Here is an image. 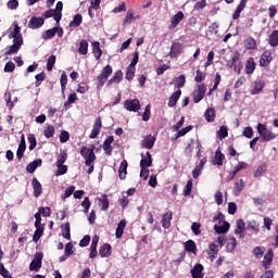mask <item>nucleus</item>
Masks as SVG:
<instances>
[{"label":"nucleus","mask_w":278,"mask_h":278,"mask_svg":"<svg viewBox=\"0 0 278 278\" xmlns=\"http://www.w3.org/2000/svg\"><path fill=\"white\" fill-rule=\"evenodd\" d=\"M56 33H58V27H53L51 29L46 30L42 34V38H43V40H51V38L55 37Z\"/></svg>","instance_id":"obj_38"},{"label":"nucleus","mask_w":278,"mask_h":278,"mask_svg":"<svg viewBox=\"0 0 278 278\" xmlns=\"http://www.w3.org/2000/svg\"><path fill=\"white\" fill-rule=\"evenodd\" d=\"M45 25V18L34 16L28 22L29 29H40Z\"/></svg>","instance_id":"obj_10"},{"label":"nucleus","mask_w":278,"mask_h":278,"mask_svg":"<svg viewBox=\"0 0 278 278\" xmlns=\"http://www.w3.org/2000/svg\"><path fill=\"white\" fill-rule=\"evenodd\" d=\"M121 81H123V71H117L113 78L108 81V86H112V84H121Z\"/></svg>","instance_id":"obj_29"},{"label":"nucleus","mask_w":278,"mask_h":278,"mask_svg":"<svg viewBox=\"0 0 278 278\" xmlns=\"http://www.w3.org/2000/svg\"><path fill=\"white\" fill-rule=\"evenodd\" d=\"M91 45H92V51H93L94 58L99 60L101 55H103V51L100 48V43L99 41H93Z\"/></svg>","instance_id":"obj_33"},{"label":"nucleus","mask_w":278,"mask_h":278,"mask_svg":"<svg viewBox=\"0 0 278 278\" xmlns=\"http://www.w3.org/2000/svg\"><path fill=\"white\" fill-rule=\"evenodd\" d=\"M98 201H100V205H102L101 210L103 212L108 211L110 207V200H108V195L103 194L101 198H98Z\"/></svg>","instance_id":"obj_39"},{"label":"nucleus","mask_w":278,"mask_h":278,"mask_svg":"<svg viewBox=\"0 0 278 278\" xmlns=\"http://www.w3.org/2000/svg\"><path fill=\"white\" fill-rule=\"evenodd\" d=\"M61 90L64 92L66 90V84H68V76H66V72H63L60 79Z\"/></svg>","instance_id":"obj_50"},{"label":"nucleus","mask_w":278,"mask_h":278,"mask_svg":"<svg viewBox=\"0 0 278 278\" xmlns=\"http://www.w3.org/2000/svg\"><path fill=\"white\" fill-rule=\"evenodd\" d=\"M266 170H268V166L266 165V163H262L261 165L257 166L256 170L254 172V177H262V175H264Z\"/></svg>","instance_id":"obj_40"},{"label":"nucleus","mask_w":278,"mask_h":278,"mask_svg":"<svg viewBox=\"0 0 278 278\" xmlns=\"http://www.w3.org/2000/svg\"><path fill=\"white\" fill-rule=\"evenodd\" d=\"M191 276H192V278H203V265L197 264L191 269Z\"/></svg>","instance_id":"obj_27"},{"label":"nucleus","mask_w":278,"mask_h":278,"mask_svg":"<svg viewBox=\"0 0 278 278\" xmlns=\"http://www.w3.org/2000/svg\"><path fill=\"white\" fill-rule=\"evenodd\" d=\"M191 192H192V180H188V182L185 187L184 195L185 197H190Z\"/></svg>","instance_id":"obj_60"},{"label":"nucleus","mask_w":278,"mask_h":278,"mask_svg":"<svg viewBox=\"0 0 278 278\" xmlns=\"http://www.w3.org/2000/svg\"><path fill=\"white\" fill-rule=\"evenodd\" d=\"M208 31L210 34H218V23L214 22L213 24H211V26L208 27Z\"/></svg>","instance_id":"obj_64"},{"label":"nucleus","mask_w":278,"mask_h":278,"mask_svg":"<svg viewBox=\"0 0 278 278\" xmlns=\"http://www.w3.org/2000/svg\"><path fill=\"white\" fill-rule=\"evenodd\" d=\"M245 187L247 182L244 181V179L237 178L232 189V193L235 194V197H240V194H242V190H244Z\"/></svg>","instance_id":"obj_8"},{"label":"nucleus","mask_w":278,"mask_h":278,"mask_svg":"<svg viewBox=\"0 0 278 278\" xmlns=\"http://www.w3.org/2000/svg\"><path fill=\"white\" fill-rule=\"evenodd\" d=\"M265 252L266 248L264 247H256L253 249V255L256 257V260H262V257H264Z\"/></svg>","instance_id":"obj_42"},{"label":"nucleus","mask_w":278,"mask_h":278,"mask_svg":"<svg viewBox=\"0 0 278 278\" xmlns=\"http://www.w3.org/2000/svg\"><path fill=\"white\" fill-rule=\"evenodd\" d=\"M14 28H9V38L13 40V45L7 47L5 54L12 55V53H18L21 47H23V35L21 34V26L18 23H13Z\"/></svg>","instance_id":"obj_1"},{"label":"nucleus","mask_w":278,"mask_h":278,"mask_svg":"<svg viewBox=\"0 0 278 278\" xmlns=\"http://www.w3.org/2000/svg\"><path fill=\"white\" fill-rule=\"evenodd\" d=\"M229 136V131L227 130V127L222 126L219 128V130L217 131V138H219V140H223L225 138H227Z\"/></svg>","instance_id":"obj_51"},{"label":"nucleus","mask_w":278,"mask_h":278,"mask_svg":"<svg viewBox=\"0 0 278 278\" xmlns=\"http://www.w3.org/2000/svg\"><path fill=\"white\" fill-rule=\"evenodd\" d=\"M58 170L55 173L56 177H60L62 175H66L67 170H68V166L64 165V164H56Z\"/></svg>","instance_id":"obj_49"},{"label":"nucleus","mask_w":278,"mask_h":278,"mask_svg":"<svg viewBox=\"0 0 278 278\" xmlns=\"http://www.w3.org/2000/svg\"><path fill=\"white\" fill-rule=\"evenodd\" d=\"M204 117L207 123H214V119L216 118V111H214L213 108L207 109L204 113Z\"/></svg>","instance_id":"obj_34"},{"label":"nucleus","mask_w":278,"mask_h":278,"mask_svg":"<svg viewBox=\"0 0 278 278\" xmlns=\"http://www.w3.org/2000/svg\"><path fill=\"white\" fill-rule=\"evenodd\" d=\"M101 127H102V122L101 117H98L93 124V128L91 130V134L89 135V138L94 139L99 134H101Z\"/></svg>","instance_id":"obj_12"},{"label":"nucleus","mask_w":278,"mask_h":278,"mask_svg":"<svg viewBox=\"0 0 278 278\" xmlns=\"http://www.w3.org/2000/svg\"><path fill=\"white\" fill-rule=\"evenodd\" d=\"M244 220L238 219L237 220V228L235 229L236 236H239V238H244Z\"/></svg>","instance_id":"obj_24"},{"label":"nucleus","mask_w":278,"mask_h":278,"mask_svg":"<svg viewBox=\"0 0 278 278\" xmlns=\"http://www.w3.org/2000/svg\"><path fill=\"white\" fill-rule=\"evenodd\" d=\"M118 177H119V179H125V177H127V162L126 161H122V163L119 165Z\"/></svg>","instance_id":"obj_36"},{"label":"nucleus","mask_w":278,"mask_h":278,"mask_svg":"<svg viewBox=\"0 0 278 278\" xmlns=\"http://www.w3.org/2000/svg\"><path fill=\"white\" fill-rule=\"evenodd\" d=\"M78 53H80V55H88V40L83 39L79 42V47H78Z\"/></svg>","instance_id":"obj_35"},{"label":"nucleus","mask_w":278,"mask_h":278,"mask_svg":"<svg viewBox=\"0 0 278 278\" xmlns=\"http://www.w3.org/2000/svg\"><path fill=\"white\" fill-rule=\"evenodd\" d=\"M205 92H207L205 84L199 85L192 94L194 103H199L205 97Z\"/></svg>","instance_id":"obj_7"},{"label":"nucleus","mask_w":278,"mask_h":278,"mask_svg":"<svg viewBox=\"0 0 278 278\" xmlns=\"http://www.w3.org/2000/svg\"><path fill=\"white\" fill-rule=\"evenodd\" d=\"M170 220H173V212L165 213L162 218V227L164 229H170Z\"/></svg>","instance_id":"obj_18"},{"label":"nucleus","mask_w":278,"mask_h":278,"mask_svg":"<svg viewBox=\"0 0 278 278\" xmlns=\"http://www.w3.org/2000/svg\"><path fill=\"white\" fill-rule=\"evenodd\" d=\"M270 47H278V30H274L269 36Z\"/></svg>","instance_id":"obj_46"},{"label":"nucleus","mask_w":278,"mask_h":278,"mask_svg":"<svg viewBox=\"0 0 278 278\" xmlns=\"http://www.w3.org/2000/svg\"><path fill=\"white\" fill-rule=\"evenodd\" d=\"M42 233H45V228H36V231L33 236V242H38V240L42 238Z\"/></svg>","instance_id":"obj_53"},{"label":"nucleus","mask_w":278,"mask_h":278,"mask_svg":"<svg viewBox=\"0 0 278 278\" xmlns=\"http://www.w3.org/2000/svg\"><path fill=\"white\" fill-rule=\"evenodd\" d=\"M264 86H265L264 80H256L254 83V87L251 90V94L252 96L260 94V92H262V90H264Z\"/></svg>","instance_id":"obj_25"},{"label":"nucleus","mask_w":278,"mask_h":278,"mask_svg":"<svg viewBox=\"0 0 278 278\" xmlns=\"http://www.w3.org/2000/svg\"><path fill=\"white\" fill-rule=\"evenodd\" d=\"M99 254L101 257H110V255H112V245L104 243L100 250H99Z\"/></svg>","instance_id":"obj_22"},{"label":"nucleus","mask_w":278,"mask_h":278,"mask_svg":"<svg viewBox=\"0 0 278 278\" xmlns=\"http://www.w3.org/2000/svg\"><path fill=\"white\" fill-rule=\"evenodd\" d=\"M153 164V160L151 159V152H147L146 155L142 154V159L140 161V166L148 168Z\"/></svg>","instance_id":"obj_20"},{"label":"nucleus","mask_w":278,"mask_h":278,"mask_svg":"<svg viewBox=\"0 0 278 278\" xmlns=\"http://www.w3.org/2000/svg\"><path fill=\"white\" fill-rule=\"evenodd\" d=\"M46 138H53L55 136V127L53 125H47L43 129Z\"/></svg>","instance_id":"obj_44"},{"label":"nucleus","mask_w":278,"mask_h":278,"mask_svg":"<svg viewBox=\"0 0 278 278\" xmlns=\"http://www.w3.org/2000/svg\"><path fill=\"white\" fill-rule=\"evenodd\" d=\"M242 135L244 136V138H253V128L251 126H248L243 129Z\"/></svg>","instance_id":"obj_58"},{"label":"nucleus","mask_w":278,"mask_h":278,"mask_svg":"<svg viewBox=\"0 0 278 278\" xmlns=\"http://www.w3.org/2000/svg\"><path fill=\"white\" fill-rule=\"evenodd\" d=\"M185 251H187L188 253H194V255L197 254V244L194 243V241L189 240L187 242H185Z\"/></svg>","instance_id":"obj_37"},{"label":"nucleus","mask_w":278,"mask_h":278,"mask_svg":"<svg viewBox=\"0 0 278 278\" xmlns=\"http://www.w3.org/2000/svg\"><path fill=\"white\" fill-rule=\"evenodd\" d=\"M80 155L84 156L86 166H90L94 160H97V155H94V146L91 148L83 147L80 149Z\"/></svg>","instance_id":"obj_3"},{"label":"nucleus","mask_w":278,"mask_h":278,"mask_svg":"<svg viewBox=\"0 0 278 278\" xmlns=\"http://www.w3.org/2000/svg\"><path fill=\"white\" fill-rule=\"evenodd\" d=\"M257 132L261 136L262 142H270V140H275L277 135L273 132L270 129L266 128V125L260 123L256 127Z\"/></svg>","instance_id":"obj_2"},{"label":"nucleus","mask_w":278,"mask_h":278,"mask_svg":"<svg viewBox=\"0 0 278 278\" xmlns=\"http://www.w3.org/2000/svg\"><path fill=\"white\" fill-rule=\"evenodd\" d=\"M153 144H155V137L152 135L146 136L141 142L143 149H153Z\"/></svg>","instance_id":"obj_14"},{"label":"nucleus","mask_w":278,"mask_h":278,"mask_svg":"<svg viewBox=\"0 0 278 278\" xmlns=\"http://www.w3.org/2000/svg\"><path fill=\"white\" fill-rule=\"evenodd\" d=\"M135 76H136V67H134L132 65H128L127 72H126V79L128 81H131V79H134Z\"/></svg>","instance_id":"obj_47"},{"label":"nucleus","mask_w":278,"mask_h":278,"mask_svg":"<svg viewBox=\"0 0 278 278\" xmlns=\"http://www.w3.org/2000/svg\"><path fill=\"white\" fill-rule=\"evenodd\" d=\"M248 229H252V231H255V233H260V224H257L255 220L249 222Z\"/></svg>","instance_id":"obj_54"},{"label":"nucleus","mask_w":278,"mask_h":278,"mask_svg":"<svg viewBox=\"0 0 278 278\" xmlns=\"http://www.w3.org/2000/svg\"><path fill=\"white\" fill-rule=\"evenodd\" d=\"M204 79H205V73L201 72V70H198L195 75L197 84H201V81H203Z\"/></svg>","instance_id":"obj_61"},{"label":"nucleus","mask_w":278,"mask_h":278,"mask_svg":"<svg viewBox=\"0 0 278 278\" xmlns=\"http://www.w3.org/2000/svg\"><path fill=\"white\" fill-rule=\"evenodd\" d=\"M38 166H42V160H36L26 166L27 173H35Z\"/></svg>","instance_id":"obj_32"},{"label":"nucleus","mask_w":278,"mask_h":278,"mask_svg":"<svg viewBox=\"0 0 278 278\" xmlns=\"http://www.w3.org/2000/svg\"><path fill=\"white\" fill-rule=\"evenodd\" d=\"M28 142H29V151H34L36 149V135L30 134L28 135Z\"/></svg>","instance_id":"obj_52"},{"label":"nucleus","mask_w":278,"mask_h":278,"mask_svg":"<svg viewBox=\"0 0 278 278\" xmlns=\"http://www.w3.org/2000/svg\"><path fill=\"white\" fill-rule=\"evenodd\" d=\"M247 75H253L255 73V59L249 58L245 63Z\"/></svg>","instance_id":"obj_19"},{"label":"nucleus","mask_w":278,"mask_h":278,"mask_svg":"<svg viewBox=\"0 0 278 278\" xmlns=\"http://www.w3.org/2000/svg\"><path fill=\"white\" fill-rule=\"evenodd\" d=\"M0 275L1 277H4V278H12V276H10V271L5 269V266H3V264H0Z\"/></svg>","instance_id":"obj_62"},{"label":"nucleus","mask_w":278,"mask_h":278,"mask_svg":"<svg viewBox=\"0 0 278 278\" xmlns=\"http://www.w3.org/2000/svg\"><path fill=\"white\" fill-rule=\"evenodd\" d=\"M125 227H127V220L122 219L118 223L117 228H116V232H115L116 238H123V233L125 231Z\"/></svg>","instance_id":"obj_28"},{"label":"nucleus","mask_w":278,"mask_h":278,"mask_svg":"<svg viewBox=\"0 0 278 278\" xmlns=\"http://www.w3.org/2000/svg\"><path fill=\"white\" fill-rule=\"evenodd\" d=\"M244 168H247V163L244 162H239L232 169V172H235V174H239L240 170H244Z\"/></svg>","instance_id":"obj_57"},{"label":"nucleus","mask_w":278,"mask_h":278,"mask_svg":"<svg viewBox=\"0 0 278 278\" xmlns=\"http://www.w3.org/2000/svg\"><path fill=\"white\" fill-rule=\"evenodd\" d=\"M124 108L127 110V112H139L140 111V100H138V99L125 100Z\"/></svg>","instance_id":"obj_6"},{"label":"nucleus","mask_w":278,"mask_h":278,"mask_svg":"<svg viewBox=\"0 0 278 278\" xmlns=\"http://www.w3.org/2000/svg\"><path fill=\"white\" fill-rule=\"evenodd\" d=\"M247 1L248 0H241V2L239 3V5L237 7L233 15H232V18L235 21H238V18H240V14L242 13V10H244L247 8Z\"/></svg>","instance_id":"obj_26"},{"label":"nucleus","mask_w":278,"mask_h":278,"mask_svg":"<svg viewBox=\"0 0 278 278\" xmlns=\"http://www.w3.org/2000/svg\"><path fill=\"white\" fill-rule=\"evenodd\" d=\"M207 255H208L211 262H214L216 260V255H218V244L211 243L208 245Z\"/></svg>","instance_id":"obj_15"},{"label":"nucleus","mask_w":278,"mask_h":278,"mask_svg":"<svg viewBox=\"0 0 278 278\" xmlns=\"http://www.w3.org/2000/svg\"><path fill=\"white\" fill-rule=\"evenodd\" d=\"M63 9H64V3H62V1H59L54 9V12H56V23H60V21H62V10Z\"/></svg>","instance_id":"obj_43"},{"label":"nucleus","mask_w":278,"mask_h":278,"mask_svg":"<svg viewBox=\"0 0 278 278\" xmlns=\"http://www.w3.org/2000/svg\"><path fill=\"white\" fill-rule=\"evenodd\" d=\"M14 68H16V65L12 61L7 62L4 65V73H12L14 72Z\"/></svg>","instance_id":"obj_59"},{"label":"nucleus","mask_w":278,"mask_h":278,"mask_svg":"<svg viewBox=\"0 0 278 278\" xmlns=\"http://www.w3.org/2000/svg\"><path fill=\"white\" fill-rule=\"evenodd\" d=\"M181 97V91L178 89L176 92H174L168 100V108H175L177 105V102L179 101V98Z\"/></svg>","instance_id":"obj_21"},{"label":"nucleus","mask_w":278,"mask_h":278,"mask_svg":"<svg viewBox=\"0 0 278 278\" xmlns=\"http://www.w3.org/2000/svg\"><path fill=\"white\" fill-rule=\"evenodd\" d=\"M31 186L34 190V197H40V194H42V185L40 184V181H38L37 178H33Z\"/></svg>","instance_id":"obj_16"},{"label":"nucleus","mask_w":278,"mask_h":278,"mask_svg":"<svg viewBox=\"0 0 278 278\" xmlns=\"http://www.w3.org/2000/svg\"><path fill=\"white\" fill-rule=\"evenodd\" d=\"M273 256H274L273 250H268L264 255L263 266L265 268H268V266H270V264L273 263Z\"/></svg>","instance_id":"obj_31"},{"label":"nucleus","mask_w":278,"mask_h":278,"mask_svg":"<svg viewBox=\"0 0 278 278\" xmlns=\"http://www.w3.org/2000/svg\"><path fill=\"white\" fill-rule=\"evenodd\" d=\"M184 45L179 43V42H174L172 45L170 51H169V56L170 58H179V55H181V53H184Z\"/></svg>","instance_id":"obj_9"},{"label":"nucleus","mask_w":278,"mask_h":278,"mask_svg":"<svg viewBox=\"0 0 278 278\" xmlns=\"http://www.w3.org/2000/svg\"><path fill=\"white\" fill-rule=\"evenodd\" d=\"M112 66L106 65L101 74L98 76V84H97V88H103V86H105V83L108 81V78L112 75Z\"/></svg>","instance_id":"obj_5"},{"label":"nucleus","mask_w":278,"mask_h":278,"mask_svg":"<svg viewBox=\"0 0 278 278\" xmlns=\"http://www.w3.org/2000/svg\"><path fill=\"white\" fill-rule=\"evenodd\" d=\"M53 66H55V55H51L47 61V71H53Z\"/></svg>","instance_id":"obj_55"},{"label":"nucleus","mask_w":278,"mask_h":278,"mask_svg":"<svg viewBox=\"0 0 278 278\" xmlns=\"http://www.w3.org/2000/svg\"><path fill=\"white\" fill-rule=\"evenodd\" d=\"M25 149H27V146H18L16 151V157L18 161L23 160V155L25 154Z\"/></svg>","instance_id":"obj_56"},{"label":"nucleus","mask_w":278,"mask_h":278,"mask_svg":"<svg viewBox=\"0 0 278 278\" xmlns=\"http://www.w3.org/2000/svg\"><path fill=\"white\" fill-rule=\"evenodd\" d=\"M42 268V254H37L36 257L31 261L29 269L38 273Z\"/></svg>","instance_id":"obj_11"},{"label":"nucleus","mask_w":278,"mask_h":278,"mask_svg":"<svg viewBox=\"0 0 278 278\" xmlns=\"http://www.w3.org/2000/svg\"><path fill=\"white\" fill-rule=\"evenodd\" d=\"M217 220H219V225L214 226L216 233H227V231H229V223L223 222V213H218L214 216L213 223H216Z\"/></svg>","instance_id":"obj_4"},{"label":"nucleus","mask_w":278,"mask_h":278,"mask_svg":"<svg viewBox=\"0 0 278 278\" xmlns=\"http://www.w3.org/2000/svg\"><path fill=\"white\" fill-rule=\"evenodd\" d=\"M273 62V54L270 51L266 50L260 59V66H268Z\"/></svg>","instance_id":"obj_13"},{"label":"nucleus","mask_w":278,"mask_h":278,"mask_svg":"<svg viewBox=\"0 0 278 278\" xmlns=\"http://www.w3.org/2000/svg\"><path fill=\"white\" fill-rule=\"evenodd\" d=\"M112 142H114V137H108L103 142V151L106 155H112Z\"/></svg>","instance_id":"obj_23"},{"label":"nucleus","mask_w":278,"mask_h":278,"mask_svg":"<svg viewBox=\"0 0 278 278\" xmlns=\"http://www.w3.org/2000/svg\"><path fill=\"white\" fill-rule=\"evenodd\" d=\"M81 14H76L73 21L70 23V27H79L81 25Z\"/></svg>","instance_id":"obj_48"},{"label":"nucleus","mask_w":278,"mask_h":278,"mask_svg":"<svg viewBox=\"0 0 278 278\" xmlns=\"http://www.w3.org/2000/svg\"><path fill=\"white\" fill-rule=\"evenodd\" d=\"M62 236L66 240H71V224L66 223L65 225L62 226Z\"/></svg>","instance_id":"obj_45"},{"label":"nucleus","mask_w":278,"mask_h":278,"mask_svg":"<svg viewBox=\"0 0 278 278\" xmlns=\"http://www.w3.org/2000/svg\"><path fill=\"white\" fill-rule=\"evenodd\" d=\"M223 162H225V154L220 153V149H217L215 152V159L213 161V164L217 166H223Z\"/></svg>","instance_id":"obj_30"},{"label":"nucleus","mask_w":278,"mask_h":278,"mask_svg":"<svg viewBox=\"0 0 278 278\" xmlns=\"http://www.w3.org/2000/svg\"><path fill=\"white\" fill-rule=\"evenodd\" d=\"M67 157H68V155L66 154V152L62 151L60 154V157L56 161V164H59V165L64 164L66 162Z\"/></svg>","instance_id":"obj_63"},{"label":"nucleus","mask_w":278,"mask_h":278,"mask_svg":"<svg viewBox=\"0 0 278 278\" xmlns=\"http://www.w3.org/2000/svg\"><path fill=\"white\" fill-rule=\"evenodd\" d=\"M238 245V241L236 240L235 237H231L228 239L227 241V245H226V249L229 253H231V251H235L236 250V247Z\"/></svg>","instance_id":"obj_41"},{"label":"nucleus","mask_w":278,"mask_h":278,"mask_svg":"<svg viewBox=\"0 0 278 278\" xmlns=\"http://www.w3.org/2000/svg\"><path fill=\"white\" fill-rule=\"evenodd\" d=\"M184 21V12L179 11L172 17V25L169 29H176L177 25H179V22Z\"/></svg>","instance_id":"obj_17"}]
</instances>
